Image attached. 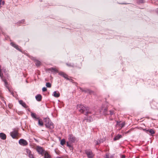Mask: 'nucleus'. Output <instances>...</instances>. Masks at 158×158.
Returning a JSON list of instances; mask_svg holds the SVG:
<instances>
[{
    "instance_id": "2f4dec72",
    "label": "nucleus",
    "mask_w": 158,
    "mask_h": 158,
    "mask_svg": "<svg viewBox=\"0 0 158 158\" xmlns=\"http://www.w3.org/2000/svg\"><path fill=\"white\" fill-rule=\"evenodd\" d=\"M55 152L57 154L59 155L60 153L59 151L58 150H55Z\"/></svg>"
},
{
    "instance_id": "f257e3e1",
    "label": "nucleus",
    "mask_w": 158,
    "mask_h": 158,
    "mask_svg": "<svg viewBox=\"0 0 158 158\" xmlns=\"http://www.w3.org/2000/svg\"><path fill=\"white\" fill-rule=\"evenodd\" d=\"M44 122L46 127L50 129H52L54 128V125L53 123L48 118H45Z\"/></svg>"
},
{
    "instance_id": "412c9836",
    "label": "nucleus",
    "mask_w": 158,
    "mask_h": 158,
    "mask_svg": "<svg viewBox=\"0 0 158 158\" xmlns=\"http://www.w3.org/2000/svg\"><path fill=\"white\" fill-rule=\"evenodd\" d=\"M102 111L105 114H106V112L107 110V108L106 107L105 108H102L101 109Z\"/></svg>"
},
{
    "instance_id": "f3484780",
    "label": "nucleus",
    "mask_w": 158,
    "mask_h": 158,
    "mask_svg": "<svg viewBox=\"0 0 158 158\" xmlns=\"http://www.w3.org/2000/svg\"><path fill=\"white\" fill-rule=\"evenodd\" d=\"M60 96V94L58 91H55L53 93V96L55 97H59Z\"/></svg>"
},
{
    "instance_id": "4c0bfd02",
    "label": "nucleus",
    "mask_w": 158,
    "mask_h": 158,
    "mask_svg": "<svg viewBox=\"0 0 158 158\" xmlns=\"http://www.w3.org/2000/svg\"><path fill=\"white\" fill-rule=\"evenodd\" d=\"M69 81H70L71 82H73V81L71 78V77L70 78V80H69Z\"/></svg>"
},
{
    "instance_id": "a878e982",
    "label": "nucleus",
    "mask_w": 158,
    "mask_h": 158,
    "mask_svg": "<svg viewBox=\"0 0 158 158\" xmlns=\"http://www.w3.org/2000/svg\"><path fill=\"white\" fill-rule=\"evenodd\" d=\"M65 140L64 139H62L61 140L60 144L61 145H63L65 143Z\"/></svg>"
},
{
    "instance_id": "0eeeda50",
    "label": "nucleus",
    "mask_w": 158,
    "mask_h": 158,
    "mask_svg": "<svg viewBox=\"0 0 158 158\" xmlns=\"http://www.w3.org/2000/svg\"><path fill=\"white\" fill-rule=\"evenodd\" d=\"M27 155H28L30 158H34V155L32 154L31 151L28 148L25 149Z\"/></svg>"
},
{
    "instance_id": "2eb2a0df",
    "label": "nucleus",
    "mask_w": 158,
    "mask_h": 158,
    "mask_svg": "<svg viewBox=\"0 0 158 158\" xmlns=\"http://www.w3.org/2000/svg\"><path fill=\"white\" fill-rule=\"evenodd\" d=\"M44 158H51V155L47 151H45L44 153Z\"/></svg>"
},
{
    "instance_id": "c85d7f7f",
    "label": "nucleus",
    "mask_w": 158,
    "mask_h": 158,
    "mask_svg": "<svg viewBox=\"0 0 158 158\" xmlns=\"http://www.w3.org/2000/svg\"><path fill=\"white\" fill-rule=\"evenodd\" d=\"M46 86L48 88H51L52 86L51 84L49 82H47L46 83Z\"/></svg>"
},
{
    "instance_id": "1a4fd4ad",
    "label": "nucleus",
    "mask_w": 158,
    "mask_h": 158,
    "mask_svg": "<svg viewBox=\"0 0 158 158\" xmlns=\"http://www.w3.org/2000/svg\"><path fill=\"white\" fill-rule=\"evenodd\" d=\"M19 143L21 145L26 146L28 145V143L27 141L23 139H21L19 141Z\"/></svg>"
},
{
    "instance_id": "473e14b6",
    "label": "nucleus",
    "mask_w": 158,
    "mask_h": 158,
    "mask_svg": "<svg viewBox=\"0 0 158 158\" xmlns=\"http://www.w3.org/2000/svg\"><path fill=\"white\" fill-rule=\"evenodd\" d=\"M47 90V89L45 87H44L42 88V91L43 92H45V91H46Z\"/></svg>"
},
{
    "instance_id": "ea45409f",
    "label": "nucleus",
    "mask_w": 158,
    "mask_h": 158,
    "mask_svg": "<svg viewBox=\"0 0 158 158\" xmlns=\"http://www.w3.org/2000/svg\"><path fill=\"white\" fill-rule=\"evenodd\" d=\"M67 145L68 146H69V147L70 146V145L69 144V143L68 142H67Z\"/></svg>"
},
{
    "instance_id": "72a5a7b5",
    "label": "nucleus",
    "mask_w": 158,
    "mask_h": 158,
    "mask_svg": "<svg viewBox=\"0 0 158 158\" xmlns=\"http://www.w3.org/2000/svg\"><path fill=\"white\" fill-rule=\"evenodd\" d=\"M110 114L111 115H112L114 114V112L113 111H112L111 110H110Z\"/></svg>"
},
{
    "instance_id": "39448f33",
    "label": "nucleus",
    "mask_w": 158,
    "mask_h": 158,
    "mask_svg": "<svg viewBox=\"0 0 158 158\" xmlns=\"http://www.w3.org/2000/svg\"><path fill=\"white\" fill-rule=\"evenodd\" d=\"M10 135L13 139H15L18 136V130L17 129H15L14 131L10 132Z\"/></svg>"
},
{
    "instance_id": "37998d69",
    "label": "nucleus",
    "mask_w": 158,
    "mask_h": 158,
    "mask_svg": "<svg viewBox=\"0 0 158 158\" xmlns=\"http://www.w3.org/2000/svg\"><path fill=\"white\" fill-rule=\"evenodd\" d=\"M98 144V143H97V144Z\"/></svg>"
},
{
    "instance_id": "7ed1b4c3",
    "label": "nucleus",
    "mask_w": 158,
    "mask_h": 158,
    "mask_svg": "<svg viewBox=\"0 0 158 158\" xmlns=\"http://www.w3.org/2000/svg\"><path fill=\"white\" fill-rule=\"evenodd\" d=\"M35 148L39 154L41 155L42 156L44 155V153L46 151H45L44 149L43 148L39 146H37L35 147Z\"/></svg>"
},
{
    "instance_id": "5701e85b",
    "label": "nucleus",
    "mask_w": 158,
    "mask_h": 158,
    "mask_svg": "<svg viewBox=\"0 0 158 158\" xmlns=\"http://www.w3.org/2000/svg\"><path fill=\"white\" fill-rule=\"evenodd\" d=\"M63 77H64L65 79H66L67 80H70V77H69L65 73L64 75V76H63Z\"/></svg>"
},
{
    "instance_id": "aec40b11",
    "label": "nucleus",
    "mask_w": 158,
    "mask_h": 158,
    "mask_svg": "<svg viewBox=\"0 0 158 158\" xmlns=\"http://www.w3.org/2000/svg\"><path fill=\"white\" fill-rule=\"evenodd\" d=\"M31 117L34 118L36 119H39V118H38L35 114L33 113H31Z\"/></svg>"
},
{
    "instance_id": "c9c22d12",
    "label": "nucleus",
    "mask_w": 158,
    "mask_h": 158,
    "mask_svg": "<svg viewBox=\"0 0 158 158\" xmlns=\"http://www.w3.org/2000/svg\"><path fill=\"white\" fill-rule=\"evenodd\" d=\"M80 89L81 90V91L82 92H84V89H83L81 88H80Z\"/></svg>"
},
{
    "instance_id": "20e7f679",
    "label": "nucleus",
    "mask_w": 158,
    "mask_h": 158,
    "mask_svg": "<svg viewBox=\"0 0 158 158\" xmlns=\"http://www.w3.org/2000/svg\"><path fill=\"white\" fill-rule=\"evenodd\" d=\"M85 153L87 155L88 158H93L94 156L92 151L90 150H86L85 151Z\"/></svg>"
},
{
    "instance_id": "e433bc0d",
    "label": "nucleus",
    "mask_w": 158,
    "mask_h": 158,
    "mask_svg": "<svg viewBox=\"0 0 158 158\" xmlns=\"http://www.w3.org/2000/svg\"><path fill=\"white\" fill-rule=\"evenodd\" d=\"M2 100L5 103H6V102L5 101V100H4V98H2Z\"/></svg>"
},
{
    "instance_id": "79ce46f5",
    "label": "nucleus",
    "mask_w": 158,
    "mask_h": 158,
    "mask_svg": "<svg viewBox=\"0 0 158 158\" xmlns=\"http://www.w3.org/2000/svg\"><path fill=\"white\" fill-rule=\"evenodd\" d=\"M57 158H60V157H57Z\"/></svg>"
},
{
    "instance_id": "a211bd4d",
    "label": "nucleus",
    "mask_w": 158,
    "mask_h": 158,
    "mask_svg": "<svg viewBox=\"0 0 158 158\" xmlns=\"http://www.w3.org/2000/svg\"><path fill=\"white\" fill-rule=\"evenodd\" d=\"M122 137V136L121 135L118 134L114 137V139L115 141L118 140L119 139L121 138Z\"/></svg>"
},
{
    "instance_id": "9b49d317",
    "label": "nucleus",
    "mask_w": 158,
    "mask_h": 158,
    "mask_svg": "<svg viewBox=\"0 0 158 158\" xmlns=\"http://www.w3.org/2000/svg\"><path fill=\"white\" fill-rule=\"evenodd\" d=\"M11 45L15 48L16 49L18 50L19 51H21V47H19L18 45L14 44V43H11Z\"/></svg>"
},
{
    "instance_id": "a19ab883",
    "label": "nucleus",
    "mask_w": 158,
    "mask_h": 158,
    "mask_svg": "<svg viewBox=\"0 0 158 158\" xmlns=\"http://www.w3.org/2000/svg\"><path fill=\"white\" fill-rule=\"evenodd\" d=\"M9 106L10 107V108H11V106Z\"/></svg>"
},
{
    "instance_id": "ddd939ff",
    "label": "nucleus",
    "mask_w": 158,
    "mask_h": 158,
    "mask_svg": "<svg viewBox=\"0 0 158 158\" xmlns=\"http://www.w3.org/2000/svg\"><path fill=\"white\" fill-rule=\"evenodd\" d=\"M84 92L89 93L90 94H94V92L93 91L91 90L88 89H84Z\"/></svg>"
},
{
    "instance_id": "cd10ccee",
    "label": "nucleus",
    "mask_w": 158,
    "mask_h": 158,
    "mask_svg": "<svg viewBox=\"0 0 158 158\" xmlns=\"http://www.w3.org/2000/svg\"><path fill=\"white\" fill-rule=\"evenodd\" d=\"M5 4L4 1H0V8L2 7V5H3Z\"/></svg>"
},
{
    "instance_id": "423d86ee",
    "label": "nucleus",
    "mask_w": 158,
    "mask_h": 158,
    "mask_svg": "<svg viewBox=\"0 0 158 158\" xmlns=\"http://www.w3.org/2000/svg\"><path fill=\"white\" fill-rule=\"evenodd\" d=\"M3 81L4 82L5 85L6 86V87L8 89V90L11 93V94L13 95H14V93L13 92L12 90H11L9 88L8 85V82L6 81V80L5 79L3 78V77H2V78H1Z\"/></svg>"
},
{
    "instance_id": "c756f323",
    "label": "nucleus",
    "mask_w": 158,
    "mask_h": 158,
    "mask_svg": "<svg viewBox=\"0 0 158 158\" xmlns=\"http://www.w3.org/2000/svg\"><path fill=\"white\" fill-rule=\"evenodd\" d=\"M59 74L60 75L63 77V76H64V75L65 74V73L64 72H59Z\"/></svg>"
},
{
    "instance_id": "58836bf2",
    "label": "nucleus",
    "mask_w": 158,
    "mask_h": 158,
    "mask_svg": "<svg viewBox=\"0 0 158 158\" xmlns=\"http://www.w3.org/2000/svg\"><path fill=\"white\" fill-rule=\"evenodd\" d=\"M125 157V156L124 155H123L121 158H124Z\"/></svg>"
},
{
    "instance_id": "4be33fe9",
    "label": "nucleus",
    "mask_w": 158,
    "mask_h": 158,
    "mask_svg": "<svg viewBox=\"0 0 158 158\" xmlns=\"http://www.w3.org/2000/svg\"><path fill=\"white\" fill-rule=\"evenodd\" d=\"M36 65L38 66H40L41 64V63L39 60H37L35 61Z\"/></svg>"
},
{
    "instance_id": "393cba45",
    "label": "nucleus",
    "mask_w": 158,
    "mask_h": 158,
    "mask_svg": "<svg viewBox=\"0 0 158 158\" xmlns=\"http://www.w3.org/2000/svg\"><path fill=\"white\" fill-rule=\"evenodd\" d=\"M38 124L40 125L41 126H43V121L42 120H40V119L39 120Z\"/></svg>"
},
{
    "instance_id": "bb28decb",
    "label": "nucleus",
    "mask_w": 158,
    "mask_h": 158,
    "mask_svg": "<svg viewBox=\"0 0 158 158\" xmlns=\"http://www.w3.org/2000/svg\"><path fill=\"white\" fill-rule=\"evenodd\" d=\"M0 77L1 78H2V77H3V74L2 72L1 66L0 65Z\"/></svg>"
},
{
    "instance_id": "f03ea898",
    "label": "nucleus",
    "mask_w": 158,
    "mask_h": 158,
    "mask_svg": "<svg viewBox=\"0 0 158 158\" xmlns=\"http://www.w3.org/2000/svg\"><path fill=\"white\" fill-rule=\"evenodd\" d=\"M78 109L81 113H83L84 112L86 113L85 115H87L89 113H91L89 111L88 108L85 107L82 105H79L78 106Z\"/></svg>"
},
{
    "instance_id": "9d476101",
    "label": "nucleus",
    "mask_w": 158,
    "mask_h": 158,
    "mask_svg": "<svg viewBox=\"0 0 158 158\" xmlns=\"http://www.w3.org/2000/svg\"><path fill=\"white\" fill-rule=\"evenodd\" d=\"M68 139L71 143L74 142L76 140L75 137L72 134L69 135Z\"/></svg>"
},
{
    "instance_id": "b1692460",
    "label": "nucleus",
    "mask_w": 158,
    "mask_h": 158,
    "mask_svg": "<svg viewBox=\"0 0 158 158\" xmlns=\"http://www.w3.org/2000/svg\"><path fill=\"white\" fill-rule=\"evenodd\" d=\"M114 156H109V155L108 153H106V155L105 158H114Z\"/></svg>"
},
{
    "instance_id": "dca6fc26",
    "label": "nucleus",
    "mask_w": 158,
    "mask_h": 158,
    "mask_svg": "<svg viewBox=\"0 0 158 158\" xmlns=\"http://www.w3.org/2000/svg\"><path fill=\"white\" fill-rule=\"evenodd\" d=\"M42 98V96L40 94H38L35 96V98L38 101H40Z\"/></svg>"
},
{
    "instance_id": "6e6552de",
    "label": "nucleus",
    "mask_w": 158,
    "mask_h": 158,
    "mask_svg": "<svg viewBox=\"0 0 158 158\" xmlns=\"http://www.w3.org/2000/svg\"><path fill=\"white\" fill-rule=\"evenodd\" d=\"M143 130L146 132L147 133L151 135H152L154 134L155 133V131L152 129L147 130L146 129H144Z\"/></svg>"
},
{
    "instance_id": "4468645a",
    "label": "nucleus",
    "mask_w": 158,
    "mask_h": 158,
    "mask_svg": "<svg viewBox=\"0 0 158 158\" xmlns=\"http://www.w3.org/2000/svg\"><path fill=\"white\" fill-rule=\"evenodd\" d=\"M0 138L3 140H5L6 139V135L5 134L3 133H0Z\"/></svg>"
},
{
    "instance_id": "f704fd0d",
    "label": "nucleus",
    "mask_w": 158,
    "mask_h": 158,
    "mask_svg": "<svg viewBox=\"0 0 158 158\" xmlns=\"http://www.w3.org/2000/svg\"><path fill=\"white\" fill-rule=\"evenodd\" d=\"M2 70L3 71V72L4 73H6V69H4V68H3L2 69Z\"/></svg>"
},
{
    "instance_id": "7c9ffc66",
    "label": "nucleus",
    "mask_w": 158,
    "mask_h": 158,
    "mask_svg": "<svg viewBox=\"0 0 158 158\" xmlns=\"http://www.w3.org/2000/svg\"><path fill=\"white\" fill-rule=\"evenodd\" d=\"M125 125V123L124 122H123L122 123H121L120 124V126L121 127V128L123 127H124Z\"/></svg>"
},
{
    "instance_id": "f8f14e48",
    "label": "nucleus",
    "mask_w": 158,
    "mask_h": 158,
    "mask_svg": "<svg viewBox=\"0 0 158 158\" xmlns=\"http://www.w3.org/2000/svg\"><path fill=\"white\" fill-rule=\"evenodd\" d=\"M19 104L21 105L24 107L27 108L28 107V106L26 105V103L24 102H23V101L20 100L19 101Z\"/></svg>"
},
{
    "instance_id": "6ab92c4d",
    "label": "nucleus",
    "mask_w": 158,
    "mask_h": 158,
    "mask_svg": "<svg viewBox=\"0 0 158 158\" xmlns=\"http://www.w3.org/2000/svg\"><path fill=\"white\" fill-rule=\"evenodd\" d=\"M49 70L53 73H56L57 72V69L54 68H52L49 69Z\"/></svg>"
}]
</instances>
